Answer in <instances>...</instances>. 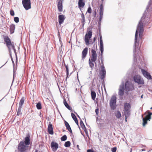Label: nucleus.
Here are the masks:
<instances>
[{
	"instance_id": "7c9ffc66",
	"label": "nucleus",
	"mask_w": 152,
	"mask_h": 152,
	"mask_svg": "<svg viewBox=\"0 0 152 152\" xmlns=\"http://www.w3.org/2000/svg\"><path fill=\"white\" fill-rule=\"evenodd\" d=\"M71 142L69 141H67L65 143L64 146L66 147H69L70 146Z\"/></svg>"
},
{
	"instance_id": "0e129e2a",
	"label": "nucleus",
	"mask_w": 152,
	"mask_h": 152,
	"mask_svg": "<svg viewBox=\"0 0 152 152\" xmlns=\"http://www.w3.org/2000/svg\"><path fill=\"white\" fill-rule=\"evenodd\" d=\"M75 123L77 124V125L79 126V123H78V121L77 122H76Z\"/></svg>"
},
{
	"instance_id": "e2e57ef3",
	"label": "nucleus",
	"mask_w": 152,
	"mask_h": 152,
	"mask_svg": "<svg viewBox=\"0 0 152 152\" xmlns=\"http://www.w3.org/2000/svg\"><path fill=\"white\" fill-rule=\"evenodd\" d=\"M104 90H105V92L106 93V94H107V91H106V88H105V86L104 85Z\"/></svg>"
},
{
	"instance_id": "4d7b16f0",
	"label": "nucleus",
	"mask_w": 152,
	"mask_h": 152,
	"mask_svg": "<svg viewBox=\"0 0 152 152\" xmlns=\"http://www.w3.org/2000/svg\"><path fill=\"white\" fill-rule=\"evenodd\" d=\"M85 19H82V20L81 21V23L82 24H85Z\"/></svg>"
},
{
	"instance_id": "c85d7f7f",
	"label": "nucleus",
	"mask_w": 152,
	"mask_h": 152,
	"mask_svg": "<svg viewBox=\"0 0 152 152\" xmlns=\"http://www.w3.org/2000/svg\"><path fill=\"white\" fill-rule=\"evenodd\" d=\"M36 107L37 109L40 110L42 109V105L41 102H39L36 104Z\"/></svg>"
},
{
	"instance_id": "79ce46f5",
	"label": "nucleus",
	"mask_w": 152,
	"mask_h": 152,
	"mask_svg": "<svg viewBox=\"0 0 152 152\" xmlns=\"http://www.w3.org/2000/svg\"><path fill=\"white\" fill-rule=\"evenodd\" d=\"M10 14L11 16H14L15 15V13L14 10H10Z\"/></svg>"
},
{
	"instance_id": "c9c22d12",
	"label": "nucleus",
	"mask_w": 152,
	"mask_h": 152,
	"mask_svg": "<svg viewBox=\"0 0 152 152\" xmlns=\"http://www.w3.org/2000/svg\"><path fill=\"white\" fill-rule=\"evenodd\" d=\"M8 48L9 49V53H10V55L11 58V59L12 61V60H13V58H12V51H11V48H10L9 46H8Z\"/></svg>"
},
{
	"instance_id": "72a5a7b5",
	"label": "nucleus",
	"mask_w": 152,
	"mask_h": 152,
	"mask_svg": "<svg viewBox=\"0 0 152 152\" xmlns=\"http://www.w3.org/2000/svg\"><path fill=\"white\" fill-rule=\"evenodd\" d=\"M99 41L100 45H103L102 39V37L100 33H99Z\"/></svg>"
},
{
	"instance_id": "a211bd4d",
	"label": "nucleus",
	"mask_w": 152,
	"mask_h": 152,
	"mask_svg": "<svg viewBox=\"0 0 152 152\" xmlns=\"http://www.w3.org/2000/svg\"><path fill=\"white\" fill-rule=\"evenodd\" d=\"M63 0H59L57 4L58 9L59 12H61L63 11Z\"/></svg>"
},
{
	"instance_id": "0eeeda50",
	"label": "nucleus",
	"mask_w": 152,
	"mask_h": 152,
	"mask_svg": "<svg viewBox=\"0 0 152 152\" xmlns=\"http://www.w3.org/2000/svg\"><path fill=\"white\" fill-rule=\"evenodd\" d=\"M18 152H26L27 149V146L23 143V141H21L18 145Z\"/></svg>"
},
{
	"instance_id": "a19ab883",
	"label": "nucleus",
	"mask_w": 152,
	"mask_h": 152,
	"mask_svg": "<svg viewBox=\"0 0 152 152\" xmlns=\"http://www.w3.org/2000/svg\"><path fill=\"white\" fill-rule=\"evenodd\" d=\"M101 21H98V29H99V30L101 28Z\"/></svg>"
},
{
	"instance_id": "49530a36",
	"label": "nucleus",
	"mask_w": 152,
	"mask_h": 152,
	"mask_svg": "<svg viewBox=\"0 0 152 152\" xmlns=\"http://www.w3.org/2000/svg\"><path fill=\"white\" fill-rule=\"evenodd\" d=\"M65 67L66 68V72L67 73L68 72H69V69L68 65L66 66V67Z\"/></svg>"
},
{
	"instance_id": "13d9d810",
	"label": "nucleus",
	"mask_w": 152,
	"mask_h": 152,
	"mask_svg": "<svg viewBox=\"0 0 152 152\" xmlns=\"http://www.w3.org/2000/svg\"><path fill=\"white\" fill-rule=\"evenodd\" d=\"M150 6V4H148L147 5V6L146 8V10L145 11V12L147 10H148V9H149V7Z\"/></svg>"
},
{
	"instance_id": "dca6fc26",
	"label": "nucleus",
	"mask_w": 152,
	"mask_h": 152,
	"mask_svg": "<svg viewBox=\"0 0 152 152\" xmlns=\"http://www.w3.org/2000/svg\"><path fill=\"white\" fill-rule=\"evenodd\" d=\"M50 146L51 148L55 151H56L58 148V145L56 142L52 141L51 142Z\"/></svg>"
},
{
	"instance_id": "2f4dec72",
	"label": "nucleus",
	"mask_w": 152,
	"mask_h": 152,
	"mask_svg": "<svg viewBox=\"0 0 152 152\" xmlns=\"http://www.w3.org/2000/svg\"><path fill=\"white\" fill-rule=\"evenodd\" d=\"M67 137L66 135H64L61 138V141H65L67 140Z\"/></svg>"
},
{
	"instance_id": "aec40b11",
	"label": "nucleus",
	"mask_w": 152,
	"mask_h": 152,
	"mask_svg": "<svg viewBox=\"0 0 152 152\" xmlns=\"http://www.w3.org/2000/svg\"><path fill=\"white\" fill-rule=\"evenodd\" d=\"M4 41L6 42L8 48V46L10 48V46H12V45H14L12 43L10 39L8 37H6L4 38Z\"/></svg>"
},
{
	"instance_id": "6ab92c4d",
	"label": "nucleus",
	"mask_w": 152,
	"mask_h": 152,
	"mask_svg": "<svg viewBox=\"0 0 152 152\" xmlns=\"http://www.w3.org/2000/svg\"><path fill=\"white\" fill-rule=\"evenodd\" d=\"M88 51V48L86 47L84 48L82 52V59L84 60L86 57Z\"/></svg>"
},
{
	"instance_id": "c756f323",
	"label": "nucleus",
	"mask_w": 152,
	"mask_h": 152,
	"mask_svg": "<svg viewBox=\"0 0 152 152\" xmlns=\"http://www.w3.org/2000/svg\"><path fill=\"white\" fill-rule=\"evenodd\" d=\"M100 50L101 51L100 55L103 56V53L104 52L103 45H100Z\"/></svg>"
},
{
	"instance_id": "20e7f679",
	"label": "nucleus",
	"mask_w": 152,
	"mask_h": 152,
	"mask_svg": "<svg viewBox=\"0 0 152 152\" xmlns=\"http://www.w3.org/2000/svg\"><path fill=\"white\" fill-rule=\"evenodd\" d=\"M92 32L91 30L88 31L87 33H86L85 36V41L86 45H88L90 44H93L94 43V42H90V43L89 39L92 37Z\"/></svg>"
},
{
	"instance_id": "1a4fd4ad",
	"label": "nucleus",
	"mask_w": 152,
	"mask_h": 152,
	"mask_svg": "<svg viewBox=\"0 0 152 152\" xmlns=\"http://www.w3.org/2000/svg\"><path fill=\"white\" fill-rule=\"evenodd\" d=\"M134 81L137 83L138 84H143L144 83V81L141 78V77L138 75H135L133 77Z\"/></svg>"
},
{
	"instance_id": "473e14b6",
	"label": "nucleus",
	"mask_w": 152,
	"mask_h": 152,
	"mask_svg": "<svg viewBox=\"0 0 152 152\" xmlns=\"http://www.w3.org/2000/svg\"><path fill=\"white\" fill-rule=\"evenodd\" d=\"M22 107H19L17 111V115L19 116L20 115L22 114V113L21 112V109Z\"/></svg>"
},
{
	"instance_id": "4c0bfd02",
	"label": "nucleus",
	"mask_w": 152,
	"mask_h": 152,
	"mask_svg": "<svg viewBox=\"0 0 152 152\" xmlns=\"http://www.w3.org/2000/svg\"><path fill=\"white\" fill-rule=\"evenodd\" d=\"M14 20L16 23H18L19 21V18L17 17H14Z\"/></svg>"
},
{
	"instance_id": "338daca9",
	"label": "nucleus",
	"mask_w": 152,
	"mask_h": 152,
	"mask_svg": "<svg viewBox=\"0 0 152 152\" xmlns=\"http://www.w3.org/2000/svg\"><path fill=\"white\" fill-rule=\"evenodd\" d=\"M77 147L79 150H80V149L79 148V145H77Z\"/></svg>"
},
{
	"instance_id": "cd10ccee",
	"label": "nucleus",
	"mask_w": 152,
	"mask_h": 152,
	"mask_svg": "<svg viewBox=\"0 0 152 152\" xmlns=\"http://www.w3.org/2000/svg\"><path fill=\"white\" fill-rule=\"evenodd\" d=\"M103 7L102 4H101L100 5V12L99 15H103Z\"/></svg>"
},
{
	"instance_id": "b1692460",
	"label": "nucleus",
	"mask_w": 152,
	"mask_h": 152,
	"mask_svg": "<svg viewBox=\"0 0 152 152\" xmlns=\"http://www.w3.org/2000/svg\"><path fill=\"white\" fill-rule=\"evenodd\" d=\"M15 26L13 24H12L10 26V31L11 34H13L15 31Z\"/></svg>"
},
{
	"instance_id": "6e6552de",
	"label": "nucleus",
	"mask_w": 152,
	"mask_h": 152,
	"mask_svg": "<svg viewBox=\"0 0 152 152\" xmlns=\"http://www.w3.org/2000/svg\"><path fill=\"white\" fill-rule=\"evenodd\" d=\"M124 86L126 90L128 91H132L134 89V85L128 80L124 83Z\"/></svg>"
},
{
	"instance_id": "f03ea898",
	"label": "nucleus",
	"mask_w": 152,
	"mask_h": 152,
	"mask_svg": "<svg viewBox=\"0 0 152 152\" xmlns=\"http://www.w3.org/2000/svg\"><path fill=\"white\" fill-rule=\"evenodd\" d=\"M91 53H92L91 58V59L89 58V64L90 67L92 69L93 68L94 66V62H95L96 60L97 54L95 50L93 49L91 50Z\"/></svg>"
},
{
	"instance_id": "39448f33",
	"label": "nucleus",
	"mask_w": 152,
	"mask_h": 152,
	"mask_svg": "<svg viewBox=\"0 0 152 152\" xmlns=\"http://www.w3.org/2000/svg\"><path fill=\"white\" fill-rule=\"evenodd\" d=\"M147 112L148 114L146 115L145 117L143 118L142 115L143 121L142 125L143 126H144L147 124V121H150V119H151V115H152V113L148 110L147 111Z\"/></svg>"
},
{
	"instance_id": "09e8293b",
	"label": "nucleus",
	"mask_w": 152,
	"mask_h": 152,
	"mask_svg": "<svg viewBox=\"0 0 152 152\" xmlns=\"http://www.w3.org/2000/svg\"><path fill=\"white\" fill-rule=\"evenodd\" d=\"M12 49H13V50H14V52L15 53V52H16V50L15 49V48L14 45H12Z\"/></svg>"
},
{
	"instance_id": "4be33fe9",
	"label": "nucleus",
	"mask_w": 152,
	"mask_h": 152,
	"mask_svg": "<svg viewBox=\"0 0 152 152\" xmlns=\"http://www.w3.org/2000/svg\"><path fill=\"white\" fill-rule=\"evenodd\" d=\"M80 125L82 128L84 130L85 132L86 133L88 132L83 121L81 120L80 121Z\"/></svg>"
},
{
	"instance_id": "3c124183",
	"label": "nucleus",
	"mask_w": 152,
	"mask_h": 152,
	"mask_svg": "<svg viewBox=\"0 0 152 152\" xmlns=\"http://www.w3.org/2000/svg\"><path fill=\"white\" fill-rule=\"evenodd\" d=\"M97 45H96V42L94 44L93 46V48L94 49H95L96 48H97Z\"/></svg>"
},
{
	"instance_id": "69168bd1",
	"label": "nucleus",
	"mask_w": 152,
	"mask_h": 152,
	"mask_svg": "<svg viewBox=\"0 0 152 152\" xmlns=\"http://www.w3.org/2000/svg\"><path fill=\"white\" fill-rule=\"evenodd\" d=\"M94 79H93V80H92L91 82H92V85H93V83H94Z\"/></svg>"
},
{
	"instance_id": "052dcab7",
	"label": "nucleus",
	"mask_w": 152,
	"mask_h": 152,
	"mask_svg": "<svg viewBox=\"0 0 152 152\" xmlns=\"http://www.w3.org/2000/svg\"><path fill=\"white\" fill-rule=\"evenodd\" d=\"M15 72L14 70V71H13V78L12 82L14 81V76H15Z\"/></svg>"
},
{
	"instance_id": "5fc2aeb1",
	"label": "nucleus",
	"mask_w": 152,
	"mask_h": 152,
	"mask_svg": "<svg viewBox=\"0 0 152 152\" xmlns=\"http://www.w3.org/2000/svg\"><path fill=\"white\" fill-rule=\"evenodd\" d=\"M81 18H82V19H85V16L83 13H82L81 14Z\"/></svg>"
},
{
	"instance_id": "ddd939ff",
	"label": "nucleus",
	"mask_w": 152,
	"mask_h": 152,
	"mask_svg": "<svg viewBox=\"0 0 152 152\" xmlns=\"http://www.w3.org/2000/svg\"><path fill=\"white\" fill-rule=\"evenodd\" d=\"M30 135L29 134H28L25 137L24 141H23V144L26 146L29 145L30 144Z\"/></svg>"
},
{
	"instance_id": "9d476101",
	"label": "nucleus",
	"mask_w": 152,
	"mask_h": 152,
	"mask_svg": "<svg viewBox=\"0 0 152 152\" xmlns=\"http://www.w3.org/2000/svg\"><path fill=\"white\" fill-rule=\"evenodd\" d=\"M23 6L26 10L31 8V2L30 0H22Z\"/></svg>"
},
{
	"instance_id": "bf43d9fd",
	"label": "nucleus",
	"mask_w": 152,
	"mask_h": 152,
	"mask_svg": "<svg viewBox=\"0 0 152 152\" xmlns=\"http://www.w3.org/2000/svg\"><path fill=\"white\" fill-rule=\"evenodd\" d=\"M15 56H16V61H17H17H18V58H17V53L16 52H15Z\"/></svg>"
},
{
	"instance_id": "864d4df0",
	"label": "nucleus",
	"mask_w": 152,
	"mask_h": 152,
	"mask_svg": "<svg viewBox=\"0 0 152 152\" xmlns=\"http://www.w3.org/2000/svg\"><path fill=\"white\" fill-rule=\"evenodd\" d=\"M69 72H68V73H66V80H65L66 81L67 79L68 78H69Z\"/></svg>"
},
{
	"instance_id": "e433bc0d",
	"label": "nucleus",
	"mask_w": 152,
	"mask_h": 152,
	"mask_svg": "<svg viewBox=\"0 0 152 152\" xmlns=\"http://www.w3.org/2000/svg\"><path fill=\"white\" fill-rule=\"evenodd\" d=\"M91 12H92L91 8L90 6H89L88 8L86 13L87 12H88L89 14H91Z\"/></svg>"
},
{
	"instance_id": "603ef678",
	"label": "nucleus",
	"mask_w": 152,
	"mask_h": 152,
	"mask_svg": "<svg viewBox=\"0 0 152 152\" xmlns=\"http://www.w3.org/2000/svg\"><path fill=\"white\" fill-rule=\"evenodd\" d=\"M67 130L71 134H72V132L71 127L68 129H67Z\"/></svg>"
},
{
	"instance_id": "774afa93",
	"label": "nucleus",
	"mask_w": 152,
	"mask_h": 152,
	"mask_svg": "<svg viewBox=\"0 0 152 152\" xmlns=\"http://www.w3.org/2000/svg\"><path fill=\"white\" fill-rule=\"evenodd\" d=\"M74 121L75 122H77L78 121L77 118L75 120H74Z\"/></svg>"
},
{
	"instance_id": "58836bf2",
	"label": "nucleus",
	"mask_w": 152,
	"mask_h": 152,
	"mask_svg": "<svg viewBox=\"0 0 152 152\" xmlns=\"http://www.w3.org/2000/svg\"><path fill=\"white\" fill-rule=\"evenodd\" d=\"M92 15L93 16L94 18H95L96 15V10L95 9L92 12Z\"/></svg>"
},
{
	"instance_id": "f257e3e1",
	"label": "nucleus",
	"mask_w": 152,
	"mask_h": 152,
	"mask_svg": "<svg viewBox=\"0 0 152 152\" xmlns=\"http://www.w3.org/2000/svg\"><path fill=\"white\" fill-rule=\"evenodd\" d=\"M144 15H143L140 20L135 32L134 42L133 46V60L135 62L137 61V55L136 54V49L137 48L138 49V46L139 45V41L137 40L138 34H139L140 38L141 39L142 36V34L144 31L143 23L142 22Z\"/></svg>"
},
{
	"instance_id": "7ed1b4c3",
	"label": "nucleus",
	"mask_w": 152,
	"mask_h": 152,
	"mask_svg": "<svg viewBox=\"0 0 152 152\" xmlns=\"http://www.w3.org/2000/svg\"><path fill=\"white\" fill-rule=\"evenodd\" d=\"M100 58L101 59V63L102 65L101 66V70H100L99 73L100 77L102 80H103L105 77L106 72L103 63L104 59L103 56L100 55Z\"/></svg>"
},
{
	"instance_id": "4468645a",
	"label": "nucleus",
	"mask_w": 152,
	"mask_h": 152,
	"mask_svg": "<svg viewBox=\"0 0 152 152\" xmlns=\"http://www.w3.org/2000/svg\"><path fill=\"white\" fill-rule=\"evenodd\" d=\"M141 71L143 75L145 77L148 79H151L152 78L151 76L150 73L147 71L143 69H142Z\"/></svg>"
},
{
	"instance_id": "bb28decb",
	"label": "nucleus",
	"mask_w": 152,
	"mask_h": 152,
	"mask_svg": "<svg viewBox=\"0 0 152 152\" xmlns=\"http://www.w3.org/2000/svg\"><path fill=\"white\" fill-rule=\"evenodd\" d=\"M115 116L118 118H120L121 117V114L119 111H115Z\"/></svg>"
},
{
	"instance_id": "c03bdc74",
	"label": "nucleus",
	"mask_w": 152,
	"mask_h": 152,
	"mask_svg": "<svg viewBox=\"0 0 152 152\" xmlns=\"http://www.w3.org/2000/svg\"><path fill=\"white\" fill-rule=\"evenodd\" d=\"M117 150V148L116 147L112 148L111 149V151L112 152H116Z\"/></svg>"
},
{
	"instance_id": "a878e982",
	"label": "nucleus",
	"mask_w": 152,
	"mask_h": 152,
	"mask_svg": "<svg viewBox=\"0 0 152 152\" xmlns=\"http://www.w3.org/2000/svg\"><path fill=\"white\" fill-rule=\"evenodd\" d=\"M25 100V98H24L23 97H22L21 99L20 100V101L19 103V107H22V105L24 102Z\"/></svg>"
},
{
	"instance_id": "a18cd8bd",
	"label": "nucleus",
	"mask_w": 152,
	"mask_h": 152,
	"mask_svg": "<svg viewBox=\"0 0 152 152\" xmlns=\"http://www.w3.org/2000/svg\"><path fill=\"white\" fill-rule=\"evenodd\" d=\"M124 115L125 117V121H127V118L128 117H129L130 114H128L127 115H126V114H124Z\"/></svg>"
},
{
	"instance_id": "f8f14e48",
	"label": "nucleus",
	"mask_w": 152,
	"mask_h": 152,
	"mask_svg": "<svg viewBox=\"0 0 152 152\" xmlns=\"http://www.w3.org/2000/svg\"><path fill=\"white\" fill-rule=\"evenodd\" d=\"M124 83L123 81L122 82L121 84L119 86L118 92V95L121 96H123L124 93Z\"/></svg>"
},
{
	"instance_id": "2eb2a0df",
	"label": "nucleus",
	"mask_w": 152,
	"mask_h": 152,
	"mask_svg": "<svg viewBox=\"0 0 152 152\" xmlns=\"http://www.w3.org/2000/svg\"><path fill=\"white\" fill-rule=\"evenodd\" d=\"M48 132L49 134L51 135L53 134V125L50 122H49V124L48 128Z\"/></svg>"
},
{
	"instance_id": "680f3d73",
	"label": "nucleus",
	"mask_w": 152,
	"mask_h": 152,
	"mask_svg": "<svg viewBox=\"0 0 152 152\" xmlns=\"http://www.w3.org/2000/svg\"><path fill=\"white\" fill-rule=\"evenodd\" d=\"M96 37H95L94 38V39H93V42H94L96 40Z\"/></svg>"
},
{
	"instance_id": "423d86ee",
	"label": "nucleus",
	"mask_w": 152,
	"mask_h": 152,
	"mask_svg": "<svg viewBox=\"0 0 152 152\" xmlns=\"http://www.w3.org/2000/svg\"><path fill=\"white\" fill-rule=\"evenodd\" d=\"M116 97L115 96H113L110 102V105L112 110H115L116 108Z\"/></svg>"
},
{
	"instance_id": "f704fd0d",
	"label": "nucleus",
	"mask_w": 152,
	"mask_h": 152,
	"mask_svg": "<svg viewBox=\"0 0 152 152\" xmlns=\"http://www.w3.org/2000/svg\"><path fill=\"white\" fill-rule=\"evenodd\" d=\"M64 124L67 129L71 127L68 123L66 121H64Z\"/></svg>"
},
{
	"instance_id": "8fccbe9b",
	"label": "nucleus",
	"mask_w": 152,
	"mask_h": 152,
	"mask_svg": "<svg viewBox=\"0 0 152 152\" xmlns=\"http://www.w3.org/2000/svg\"><path fill=\"white\" fill-rule=\"evenodd\" d=\"M100 15V16H99V20L101 21L103 18V15Z\"/></svg>"
},
{
	"instance_id": "412c9836",
	"label": "nucleus",
	"mask_w": 152,
	"mask_h": 152,
	"mask_svg": "<svg viewBox=\"0 0 152 152\" xmlns=\"http://www.w3.org/2000/svg\"><path fill=\"white\" fill-rule=\"evenodd\" d=\"M85 5V3L84 0H79L78 2V7L80 10H81V8H83Z\"/></svg>"
},
{
	"instance_id": "393cba45",
	"label": "nucleus",
	"mask_w": 152,
	"mask_h": 152,
	"mask_svg": "<svg viewBox=\"0 0 152 152\" xmlns=\"http://www.w3.org/2000/svg\"><path fill=\"white\" fill-rule=\"evenodd\" d=\"M91 95L92 99L94 100L96 97V93L94 91L91 90Z\"/></svg>"
},
{
	"instance_id": "37998d69",
	"label": "nucleus",
	"mask_w": 152,
	"mask_h": 152,
	"mask_svg": "<svg viewBox=\"0 0 152 152\" xmlns=\"http://www.w3.org/2000/svg\"><path fill=\"white\" fill-rule=\"evenodd\" d=\"M58 38L59 39V42H60L61 45V47L62 46V41L61 40V37L60 36V35L59 34H58Z\"/></svg>"
},
{
	"instance_id": "9b49d317",
	"label": "nucleus",
	"mask_w": 152,
	"mask_h": 152,
	"mask_svg": "<svg viewBox=\"0 0 152 152\" xmlns=\"http://www.w3.org/2000/svg\"><path fill=\"white\" fill-rule=\"evenodd\" d=\"M124 114H130V110L131 109V106L129 103L126 102L124 104Z\"/></svg>"
},
{
	"instance_id": "5701e85b",
	"label": "nucleus",
	"mask_w": 152,
	"mask_h": 152,
	"mask_svg": "<svg viewBox=\"0 0 152 152\" xmlns=\"http://www.w3.org/2000/svg\"><path fill=\"white\" fill-rule=\"evenodd\" d=\"M64 104L65 106L69 110H72V107L70 106L69 104L67 103L66 100L65 99H64L63 101Z\"/></svg>"
},
{
	"instance_id": "de8ad7c7",
	"label": "nucleus",
	"mask_w": 152,
	"mask_h": 152,
	"mask_svg": "<svg viewBox=\"0 0 152 152\" xmlns=\"http://www.w3.org/2000/svg\"><path fill=\"white\" fill-rule=\"evenodd\" d=\"M95 112L97 115H98L99 113V109H96L95 110Z\"/></svg>"
},
{
	"instance_id": "ea45409f",
	"label": "nucleus",
	"mask_w": 152,
	"mask_h": 152,
	"mask_svg": "<svg viewBox=\"0 0 152 152\" xmlns=\"http://www.w3.org/2000/svg\"><path fill=\"white\" fill-rule=\"evenodd\" d=\"M71 115L72 117L74 120L77 118L76 115L73 113H72Z\"/></svg>"
},
{
	"instance_id": "6e6d98bb",
	"label": "nucleus",
	"mask_w": 152,
	"mask_h": 152,
	"mask_svg": "<svg viewBox=\"0 0 152 152\" xmlns=\"http://www.w3.org/2000/svg\"><path fill=\"white\" fill-rule=\"evenodd\" d=\"M87 152H94V151L93 150L89 149L87 150Z\"/></svg>"
},
{
	"instance_id": "f3484780",
	"label": "nucleus",
	"mask_w": 152,
	"mask_h": 152,
	"mask_svg": "<svg viewBox=\"0 0 152 152\" xmlns=\"http://www.w3.org/2000/svg\"><path fill=\"white\" fill-rule=\"evenodd\" d=\"M65 18V15H60L58 17V22L60 25L63 23Z\"/></svg>"
}]
</instances>
